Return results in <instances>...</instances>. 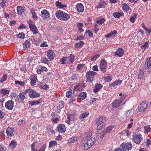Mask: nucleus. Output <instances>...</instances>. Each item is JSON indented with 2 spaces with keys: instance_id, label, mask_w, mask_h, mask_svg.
Instances as JSON below:
<instances>
[{
  "instance_id": "obj_40",
  "label": "nucleus",
  "mask_w": 151,
  "mask_h": 151,
  "mask_svg": "<svg viewBox=\"0 0 151 151\" xmlns=\"http://www.w3.org/2000/svg\"><path fill=\"white\" fill-rule=\"evenodd\" d=\"M83 26V24L81 23H78L77 25L78 31L80 32H81L83 31V30L82 28Z\"/></svg>"
},
{
  "instance_id": "obj_31",
  "label": "nucleus",
  "mask_w": 151,
  "mask_h": 151,
  "mask_svg": "<svg viewBox=\"0 0 151 151\" xmlns=\"http://www.w3.org/2000/svg\"><path fill=\"white\" fill-rule=\"evenodd\" d=\"M17 145V142L12 140L10 143L9 147L11 148L12 149H14L15 148Z\"/></svg>"
},
{
  "instance_id": "obj_59",
  "label": "nucleus",
  "mask_w": 151,
  "mask_h": 151,
  "mask_svg": "<svg viewBox=\"0 0 151 151\" xmlns=\"http://www.w3.org/2000/svg\"><path fill=\"white\" fill-rule=\"evenodd\" d=\"M132 112V111L131 110H129L127 111L126 112L125 115L127 118H129L131 116Z\"/></svg>"
},
{
  "instance_id": "obj_50",
  "label": "nucleus",
  "mask_w": 151,
  "mask_h": 151,
  "mask_svg": "<svg viewBox=\"0 0 151 151\" xmlns=\"http://www.w3.org/2000/svg\"><path fill=\"white\" fill-rule=\"evenodd\" d=\"M58 106L59 109H61L64 107V103L62 101H60L57 104Z\"/></svg>"
},
{
  "instance_id": "obj_58",
  "label": "nucleus",
  "mask_w": 151,
  "mask_h": 151,
  "mask_svg": "<svg viewBox=\"0 0 151 151\" xmlns=\"http://www.w3.org/2000/svg\"><path fill=\"white\" fill-rule=\"evenodd\" d=\"M100 56L99 54H96L93 56L91 58V60L92 61H95Z\"/></svg>"
},
{
  "instance_id": "obj_22",
  "label": "nucleus",
  "mask_w": 151,
  "mask_h": 151,
  "mask_svg": "<svg viewBox=\"0 0 151 151\" xmlns=\"http://www.w3.org/2000/svg\"><path fill=\"white\" fill-rule=\"evenodd\" d=\"M103 86L101 84L97 83L95 84V87L93 89V91L94 93H96L102 88Z\"/></svg>"
},
{
  "instance_id": "obj_12",
  "label": "nucleus",
  "mask_w": 151,
  "mask_h": 151,
  "mask_svg": "<svg viewBox=\"0 0 151 151\" xmlns=\"http://www.w3.org/2000/svg\"><path fill=\"white\" fill-rule=\"evenodd\" d=\"M29 97L32 99L39 97L40 94L34 90H30L29 92Z\"/></svg>"
},
{
  "instance_id": "obj_60",
  "label": "nucleus",
  "mask_w": 151,
  "mask_h": 151,
  "mask_svg": "<svg viewBox=\"0 0 151 151\" xmlns=\"http://www.w3.org/2000/svg\"><path fill=\"white\" fill-rule=\"evenodd\" d=\"M25 123V122L23 120H20L17 122V124L18 125L21 126Z\"/></svg>"
},
{
  "instance_id": "obj_54",
  "label": "nucleus",
  "mask_w": 151,
  "mask_h": 151,
  "mask_svg": "<svg viewBox=\"0 0 151 151\" xmlns=\"http://www.w3.org/2000/svg\"><path fill=\"white\" fill-rule=\"evenodd\" d=\"M15 84H18L21 86H24L25 84L23 82L15 81L14 82Z\"/></svg>"
},
{
  "instance_id": "obj_5",
  "label": "nucleus",
  "mask_w": 151,
  "mask_h": 151,
  "mask_svg": "<svg viewBox=\"0 0 151 151\" xmlns=\"http://www.w3.org/2000/svg\"><path fill=\"white\" fill-rule=\"evenodd\" d=\"M121 151H129L132 148V145L129 142L122 143L120 145Z\"/></svg>"
},
{
  "instance_id": "obj_20",
  "label": "nucleus",
  "mask_w": 151,
  "mask_h": 151,
  "mask_svg": "<svg viewBox=\"0 0 151 151\" xmlns=\"http://www.w3.org/2000/svg\"><path fill=\"white\" fill-rule=\"evenodd\" d=\"M122 81L120 80H116L114 81L113 83L109 85V87L111 88H113L116 86L120 85L122 83Z\"/></svg>"
},
{
  "instance_id": "obj_3",
  "label": "nucleus",
  "mask_w": 151,
  "mask_h": 151,
  "mask_svg": "<svg viewBox=\"0 0 151 151\" xmlns=\"http://www.w3.org/2000/svg\"><path fill=\"white\" fill-rule=\"evenodd\" d=\"M96 74V73L94 71H88L86 73L87 81L89 83L92 82L94 80L95 76Z\"/></svg>"
},
{
  "instance_id": "obj_26",
  "label": "nucleus",
  "mask_w": 151,
  "mask_h": 151,
  "mask_svg": "<svg viewBox=\"0 0 151 151\" xmlns=\"http://www.w3.org/2000/svg\"><path fill=\"white\" fill-rule=\"evenodd\" d=\"M121 103L118 100H116L113 102L112 106L114 108H116L119 106Z\"/></svg>"
},
{
  "instance_id": "obj_52",
  "label": "nucleus",
  "mask_w": 151,
  "mask_h": 151,
  "mask_svg": "<svg viewBox=\"0 0 151 151\" xmlns=\"http://www.w3.org/2000/svg\"><path fill=\"white\" fill-rule=\"evenodd\" d=\"M114 127L112 126H109L106 130V133H109L112 131L113 128Z\"/></svg>"
},
{
  "instance_id": "obj_37",
  "label": "nucleus",
  "mask_w": 151,
  "mask_h": 151,
  "mask_svg": "<svg viewBox=\"0 0 151 151\" xmlns=\"http://www.w3.org/2000/svg\"><path fill=\"white\" fill-rule=\"evenodd\" d=\"M137 18V15L136 14H133L132 16L130 17L129 20L130 22L133 23L135 21V19Z\"/></svg>"
},
{
  "instance_id": "obj_2",
  "label": "nucleus",
  "mask_w": 151,
  "mask_h": 151,
  "mask_svg": "<svg viewBox=\"0 0 151 151\" xmlns=\"http://www.w3.org/2000/svg\"><path fill=\"white\" fill-rule=\"evenodd\" d=\"M103 117L100 116L96 120V124L98 125L97 127V131L96 133L98 136L101 132V129L104 126V120Z\"/></svg>"
},
{
  "instance_id": "obj_57",
  "label": "nucleus",
  "mask_w": 151,
  "mask_h": 151,
  "mask_svg": "<svg viewBox=\"0 0 151 151\" xmlns=\"http://www.w3.org/2000/svg\"><path fill=\"white\" fill-rule=\"evenodd\" d=\"M94 30L95 31V32L96 33L100 29L99 26L97 24H96L94 26Z\"/></svg>"
},
{
  "instance_id": "obj_33",
  "label": "nucleus",
  "mask_w": 151,
  "mask_h": 151,
  "mask_svg": "<svg viewBox=\"0 0 151 151\" xmlns=\"http://www.w3.org/2000/svg\"><path fill=\"white\" fill-rule=\"evenodd\" d=\"M124 14L122 12H114L113 13L114 16L116 18H119L120 17L123 16Z\"/></svg>"
},
{
  "instance_id": "obj_64",
  "label": "nucleus",
  "mask_w": 151,
  "mask_h": 151,
  "mask_svg": "<svg viewBox=\"0 0 151 151\" xmlns=\"http://www.w3.org/2000/svg\"><path fill=\"white\" fill-rule=\"evenodd\" d=\"M6 2V1L5 0H2L0 3V5L3 9H4V7L5 6Z\"/></svg>"
},
{
  "instance_id": "obj_51",
  "label": "nucleus",
  "mask_w": 151,
  "mask_h": 151,
  "mask_svg": "<svg viewBox=\"0 0 151 151\" xmlns=\"http://www.w3.org/2000/svg\"><path fill=\"white\" fill-rule=\"evenodd\" d=\"M67 119L71 121H73L75 119L74 114H70L68 116Z\"/></svg>"
},
{
  "instance_id": "obj_9",
  "label": "nucleus",
  "mask_w": 151,
  "mask_h": 151,
  "mask_svg": "<svg viewBox=\"0 0 151 151\" xmlns=\"http://www.w3.org/2000/svg\"><path fill=\"white\" fill-rule=\"evenodd\" d=\"M40 16L43 19L46 20H48L50 17L49 12L45 9L41 11Z\"/></svg>"
},
{
  "instance_id": "obj_14",
  "label": "nucleus",
  "mask_w": 151,
  "mask_h": 151,
  "mask_svg": "<svg viewBox=\"0 0 151 151\" xmlns=\"http://www.w3.org/2000/svg\"><path fill=\"white\" fill-rule=\"evenodd\" d=\"M6 108L8 110H12L14 108V102L12 100H9L7 101L5 104Z\"/></svg>"
},
{
  "instance_id": "obj_10",
  "label": "nucleus",
  "mask_w": 151,
  "mask_h": 151,
  "mask_svg": "<svg viewBox=\"0 0 151 151\" xmlns=\"http://www.w3.org/2000/svg\"><path fill=\"white\" fill-rule=\"evenodd\" d=\"M17 11L19 15L23 16L26 13L25 7L23 6H18L17 8Z\"/></svg>"
},
{
  "instance_id": "obj_55",
  "label": "nucleus",
  "mask_w": 151,
  "mask_h": 151,
  "mask_svg": "<svg viewBox=\"0 0 151 151\" xmlns=\"http://www.w3.org/2000/svg\"><path fill=\"white\" fill-rule=\"evenodd\" d=\"M40 102L38 100L37 101H35L32 102H30L29 104L31 106H33L34 105H37L40 103Z\"/></svg>"
},
{
  "instance_id": "obj_61",
  "label": "nucleus",
  "mask_w": 151,
  "mask_h": 151,
  "mask_svg": "<svg viewBox=\"0 0 151 151\" xmlns=\"http://www.w3.org/2000/svg\"><path fill=\"white\" fill-rule=\"evenodd\" d=\"M86 33H87L88 36L90 37H93V34L92 32L90 30H87Z\"/></svg>"
},
{
  "instance_id": "obj_63",
  "label": "nucleus",
  "mask_w": 151,
  "mask_h": 151,
  "mask_svg": "<svg viewBox=\"0 0 151 151\" xmlns=\"http://www.w3.org/2000/svg\"><path fill=\"white\" fill-rule=\"evenodd\" d=\"M85 65L84 64H78L77 66V69L78 70H80L82 69L83 66Z\"/></svg>"
},
{
  "instance_id": "obj_48",
  "label": "nucleus",
  "mask_w": 151,
  "mask_h": 151,
  "mask_svg": "<svg viewBox=\"0 0 151 151\" xmlns=\"http://www.w3.org/2000/svg\"><path fill=\"white\" fill-rule=\"evenodd\" d=\"M7 79V75L6 74H4L2 77L0 79V82H3L6 80Z\"/></svg>"
},
{
  "instance_id": "obj_1",
  "label": "nucleus",
  "mask_w": 151,
  "mask_h": 151,
  "mask_svg": "<svg viewBox=\"0 0 151 151\" xmlns=\"http://www.w3.org/2000/svg\"><path fill=\"white\" fill-rule=\"evenodd\" d=\"M56 17L60 20L66 21L70 18V15L62 11H58L55 13Z\"/></svg>"
},
{
  "instance_id": "obj_47",
  "label": "nucleus",
  "mask_w": 151,
  "mask_h": 151,
  "mask_svg": "<svg viewBox=\"0 0 151 151\" xmlns=\"http://www.w3.org/2000/svg\"><path fill=\"white\" fill-rule=\"evenodd\" d=\"M17 37L20 39H23L25 37V34L23 32L19 33L17 35Z\"/></svg>"
},
{
  "instance_id": "obj_46",
  "label": "nucleus",
  "mask_w": 151,
  "mask_h": 151,
  "mask_svg": "<svg viewBox=\"0 0 151 151\" xmlns=\"http://www.w3.org/2000/svg\"><path fill=\"white\" fill-rule=\"evenodd\" d=\"M30 43L29 41L26 40L23 43L24 47L25 48H28L30 46Z\"/></svg>"
},
{
  "instance_id": "obj_25",
  "label": "nucleus",
  "mask_w": 151,
  "mask_h": 151,
  "mask_svg": "<svg viewBox=\"0 0 151 151\" xmlns=\"http://www.w3.org/2000/svg\"><path fill=\"white\" fill-rule=\"evenodd\" d=\"M89 114L88 113L86 112L82 113L79 117V120L81 121H82L85 118L87 117L88 116Z\"/></svg>"
},
{
  "instance_id": "obj_29",
  "label": "nucleus",
  "mask_w": 151,
  "mask_h": 151,
  "mask_svg": "<svg viewBox=\"0 0 151 151\" xmlns=\"http://www.w3.org/2000/svg\"><path fill=\"white\" fill-rule=\"evenodd\" d=\"M56 6L59 8H63L66 7V5L63 4L61 2L57 1L55 3Z\"/></svg>"
},
{
  "instance_id": "obj_13",
  "label": "nucleus",
  "mask_w": 151,
  "mask_h": 151,
  "mask_svg": "<svg viewBox=\"0 0 151 151\" xmlns=\"http://www.w3.org/2000/svg\"><path fill=\"white\" fill-rule=\"evenodd\" d=\"M47 58L50 61H52L55 56V54L54 52L51 50H48L47 51Z\"/></svg>"
},
{
  "instance_id": "obj_28",
  "label": "nucleus",
  "mask_w": 151,
  "mask_h": 151,
  "mask_svg": "<svg viewBox=\"0 0 151 151\" xmlns=\"http://www.w3.org/2000/svg\"><path fill=\"white\" fill-rule=\"evenodd\" d=\"M86 95L87 93L86 92H81L78 94V98L81 100H84L86 98Z\"/></svg>"
},
{
  "instance_id": "obj_15",
  "label": "nucleus",
  "mask_w": 151,
  "mask_h": 151,
  "mask_svg": "<svg viewBox=\"0 0 151 151\" xmlns=\"http://www.w3.org/2000/svg\"><path fill=\"white\" fill-rule=\"evenodd\" d=\"M124 50L122 48H119L116 51V52L114 54V55L117 56L119 57H122L124 54Z\"/></svg>"
},
{
  "instance_id": "obj_7",
  "label": "nucleus",
  "mask_w": 151,
  "mask_h": 151,
  "mask_svg": "<svg viewBox=\"0 0 151 151\" xmlns=\"http://www.w3.org/2000/svg\"><path fill=\"white\" fill-rule=\"evenodd\" d=\"M148 106V103L146 101L142 102L138 106L139 111L142 112L145 111Z\"/></svg>"
},
{
  "instance_id": "obj_16",
  "label": "nucleus",
  "mask_w": 151,
  "mask_h": 151,
  "mask_svg": "<svg viewBox=\"0 0 151 151\" xmlns=\"http://www.w3.org/2000/svg\"><path fill=\"white\" fill-rule=\"evenodd\" d=\"M57 130L60 133H64L66 130V128L65 126L63 124H58L57 127Z\"/></svg>"
},
{
  "instance_id": "obj_41",
  "label": "nucleus",
  "mask_w": 151,
  "mask_h": 151,
  "mask_svg": "<svg viewBox=\"0 0 151 151\" xmlns=\"http://www.w3.org/2000/svg\"><path fill=\"white\" fill-rule=\"evenodd\" d=\"M112 75H108V76H105L104 77L105 81L108 82L111 81L112 79Z\"/></svg>"
},
{
  "instance_id": "obj_23",
  "label": "nucleus",
  "mask_w": 151,
  "mask_h": 151,
  "mask_svg": "<svg viewBox=\"0 0 151 151\" xmlns=\"http://www.w3.org/2000/svg\"><path fill=\"white\" fill-rule=\"evenodd\" d=\"M31 77V78H30L31 84L32 86H34L37 81V76L36 75L34 74L32 75Z\"/></svg>"
},
{
  "instance_id": "obj_32",
  "label": "nucleus",
  "mask_w": 151,
  "mask_h": 151,
  "mask_svg": "<svg viewBox=\"0 0 151 151\" xmlns=\"http://www.w3.org/2000/svg\"><path fill=\"white\" fill-rule=\"evenodd\" d=\"M147 67L148 68L149 71L151 70V57L147 59Z\"/></svg>"
},
{
  "instance_id": "obj_8",
  "label": "nucleus",
  "mask_w": 151,
  "mask_h": 151,
  "mask_svg": "<svg viewBox=\"0 0 151 151\" xmlns=\"http://www.w3.org/2000/svg\"><path fill=\"white\" fill-rule=\"evenodd\" d=\"M85 87V84L83 82H81L75 86L73 90L75 91H81Z\"/></svg>"
},
{
  "instance_id": "obj_17",
  "label": "nucleus",
  "mask_w": 151,
  "mask_h": 151,
  "mask_svg": "<svg viewBox=\"0 0 151 151\" xmlns=\"http://www.w3.org/2000/svg\"><path fill=\"white\" fill-rule=\"evenodd\" d=\"M14 129L13 127H8L6 131V133L8 137L12 136L13 135L14 132Z\"/></svg>"
},
{
  "instance_id": "obj_42",
  "label": "nucleus",
  "mask_w": 151,
  "mask_h": 151,
  "mask_svg": "<svg viewBox=\"0 0 151 151\" xmlns=\"http://www.w3.org/2000/svg\"><path fill=\"white\" fill-rule=\"evenodd\" d=\"M60 61L62 64H65L68 62L67 58L66 57H63L60 60Z\"/></svg>"
},
{
  "instance_id": "obj_38",
  "label": "nucleus",
  "mask_w": 151,
  "mask_h": 151,
  "mask_svg": "<svg viewBox=\"0 0 151 151\" xmlns=\"http://www.w3.org/2000/svg\"><path fill=\"white\" fill-rule=\"evenodd\" d=\"M144 77V73L143 71L142 70H140L139 73L138 75V78L141 80L143 79Z\"/></svg>"
},
{
  "instance_id": "obj_11",
  "label": "nucleus",
  "mask_w": 151,
  "mask_h": 151,
  "mask_svg": "<svg viewBox=\"0 0 151 151\" xmlns=\"http://www.w3.org/2000/svg\"><path fill=\"white\" fill-rule=\"evenodd\" d=\"M101 71L103 73L106 71L107 68V63L104 60H101L100 65Z\"/></svg>"
},
{
  "instance_id": "obj_21",
  "label": "nucleus",
  "mask_w": 151,
  "mask_h": 151,
  "mask_svg": "<svg viewBox=\"0 0 151 151\" xmlns=\"http://www.w3.org/2000/svg\"><path fill=\"white\" fill-rule=\"evenodd\" d=\"M116 31L114 30L113 31H111L110 33L106 35H105V37L106 38L111 37L114 38L116 37Z\"/></svg>"
},
{
  "instance_id": "obj_43",
  "label": "nucleus",
  "mask_w": 151,
  "mask_h": 151,
  "mask_svg": "<svg viewBox=\"0 0 151 151\" xmlns=\"http://www.w3.org/2000/svg\"><path fill=\"white\" fill-rule=\"evenodd\" d=\"M68 62L69 61L71 63H73V62L74 61V60L75 59L74 56L73 55H70L69 56L67 57Z\"/></svg>"
},
{
  "instance_id": "obj_39",
  "label": "nucleus",
  "mask_w": 151,
  "mask_h": 151,
  "mask_svg": "<svg viewBox=\"0 0 151 151\" xmlns=\"http://www.w3.org/2000/svg\"><path fill=\"white\" fill-rule=\"evenodd\" d=\"M18 97L19 99L22 101L24 100L25 98L24 92H20L18 95Z\"/></svg>"
},
{
  "instance_id": "obj_56",
  "label": "nucleus",
  "mask_w": 151,
  "mask_h": 151,
  "mask_svg": "<svg viewBox=\"0 0 151 151\" xmlns=\"http://www.w3.org/2000/svg\"><path fill=\"white\" fill-rule=\"evenodd\" d=\"M126 97L127 95L125 94H124L118 100L122 103Z\"/></svg>"
},
{
  "instance_id": "obj_24",
  "label": "nucleus",
  "mask_w": 151,
  "mask_h": 151,
  "mask_svg": "<svg viewBox=\"0 0 151 151\" xmlns=\"http://www.w3.org/2000/svg\"><path fill=\"white\" fill-rule=\"evenodd\" d=\"M95 21L98 24L101 25L105 22V19L104 18L99 17L96 18Z\"/></svg>"
},
{
  "instance_id": "obj_35",
  "label": "nucleus",
  "mask_w": 151,
  "mask_h": 151,
  "mask_svg": "<svg viewBox=\"0 0 151 151\" xmlns=\"http://www.w3.org/2000/svg\"><path fill=\"white\" fill-rule=\"evenodd\" d=\"M144 128V132L145 134H146L151 131V128L150 125L145 126Z\"/></svg>"
},
{
  "instance_id": "obj_34",
  "label": "nucleus",
  "mask_w": 151,
  "mask_h": 151,
  "mask_svg": "<svg viewBox=\"0 0 151 151\" xmlns=\"http://www.w3.org/2000/svg\"><path fill=\"white\" fill-rule=\"evenodd\" d=\"M122 8L125 12H127L129 10V7L126 4L124 3L122 4Z\"/></svg>"
},
{
  "instance_id": "obj_53",
  "label": "nucleus",
  "mask_w": 151,
  "mask_h": 151,
  "mask_svg": "<svg viewBox=\"0 0 151 151\" xmlns=\"http://www.w3.org/2000/svg\"><path fill=\"white\" fill-rule=\"evenodd\" d=\"M41 61L42 63L46 64H48L49 62L48 59L45 58H42L41 59Z\"/></svg>"
},
{
  "instance_id": "obj_62",
  "label": "nucleus",
  "mask_w": 151,
  "mask_h": 151,
  "mask_svg": "<svg viewBox=\"0 0 151 151\" xmlns=\"http://www.w3.org/2000/svg\"><path fill=\"white\" fill-rule=\"evenodd\" d=\"M6 147L2 145H0V151H6Z\"/></svg>"
},
{
  "instance_id": "obj_18",
  "label": "nucleus",
  "mask_w": 151,
  "mask_h": 151,
  "mask_svg": "<svg viewBox=\"0 0 151 151\" xmlns=\"http://www.w3.org/2000/svg\"><path fill=\"white\" fill-rule=\"evenodd\" d=\"M108 1H106L101 0L99 2L98 5L96 6L97 9H100L102 8H104L108 3Z\"/></svg>"
},
{
  "instance_id": "obj_6",
  "label": "nucleus",
  "mask_w": 151,
  "mask_h": 151,
  "mask_svg": "<svg viewBox=\"0 0 151 151\" xmlns=\"http://www.w3.org/2000/svg\"><path fill=\"white\" fill-rule=\"evenodd\" d=\"M132 137L134 142L137 144H139L143 140L142 135L139 133L134 134Z\"/></svg>"
},
{
  "instance_id": "obj_36",
  "label": "nucleus",
  "mask_w": 151,
  "mask_h": 151,
  "mask_svg": "<svg viewBox=\"0 0 151 151\" xmlns=\"http://www.w3.org/2000/svg\"><path fill=\"white\" fill-rule=\"evenodd\" d=\"M78 138L76 137H72L68 139V142L70 143L76 142L78 141Z\"/></svg>"
},
{
  "instance_id": "obj_30",
  "label": "nucleus",
  "mask_w": 151,
  "mask_h": 151,
  "mask_svg": "<svg viewBox=\"0 0 151 151\" xmlns=\"http://www.w3.org/2000/svg\"><path fill=\"white\" fill-rule=\"evenodd\" d=\"M39 87L41 89H44L46 90L49 88V86L48 85H46L45 83L39 82Z\"/></svg>"
},
{
  "instance_id": "obj_44",
  "label": "nucleus",
  "mask_w": 151,
  "mask_h": 151,
  "mask_svg": "<svg viewBox=\"0 0 151 151\" xmlns=\"http://www.w3.org/2000/svg\"><path fill=\"white\" fill-rule=\"evenodd\" d=\"M37 143V142H35L31 145V151H37V149L35 147V146Z\"/></svg>"
},
{
  "instance_id": "obj_49",
  "label": "nucleus",
  "mask_w": 151,
  "mask_h": 151,
  "mask_svg": "<svg viewBox=\"0 0 151 151\" xmlns=\"http://www.w3.org/2000/svg\"><path fill=\"white\" fill-rule=\"evenodd\" d=\"M57 144V142L55 141H52L50 142L49 147V148L52 147L53 146L56 145Z\"/></svg>"
},
{
  "instance_id": "obj_27",
  "label": "nucleus",
  "mask_w": 151,
  "mask_h": 151,
  "mask_svg": "<svg viewBox=\"0 0 151 151\" xmlns=\"http://www.w3.org/2000/svg\"><path fill=\"white\" fill-rule=\"evenodd\" d=\"M10 91L9 90L6 89L5 88H2L1 89L0 93L2 95V96H4L9 94Z\"/></svg>"
},
{
  "instance_id": "obj_19",
  "label": "nucleus",
  "mask_w": 151,
  "mask_h": 151,
  "mask_svg": "<svg viewBox=\"0 0 151 151\" xmlns=\"http://www.w3.org/2000/svg\"><path fill=\"white\" fill-rule=\"evenodd\" d=\"M76 9L79 12H83L84 11V6L81 3L77 4L76 6Z\"/></svg>"
},
{
  "instance_id": "obj_4",
  "label": "nucleus",
  "mask_w": 151,
  "mask_h": 151,
  "mask_svg": "<svg viewBox=\"0 0 151 151\" xmlns=\"http://www.w3.org/2000/svg\"><path fill=\"white\" fill-rule=\"evenodd\" d=\"M95 139L94 138L91 137L85 143L84 145V147L85 150H87L91 147L94 145Z\"/></svg>"
},
{
  "instance_id": "obj_45",
  "label": "nucleus",
  "mask_w": 151,
  "mask_h": 151,
  "mask_svg": "<svg viewBox=\"0 0 151 151\" xmlns=\"http://www.w3.org/2000/svg\"><path fill=\"white\" fill-rule=\"evenodd\" d=\"M84 42L83 41H81L79 43H77L75 44V46L76 48H79L81 46L83 45Z\"/></svg>"
}]
</instances>
